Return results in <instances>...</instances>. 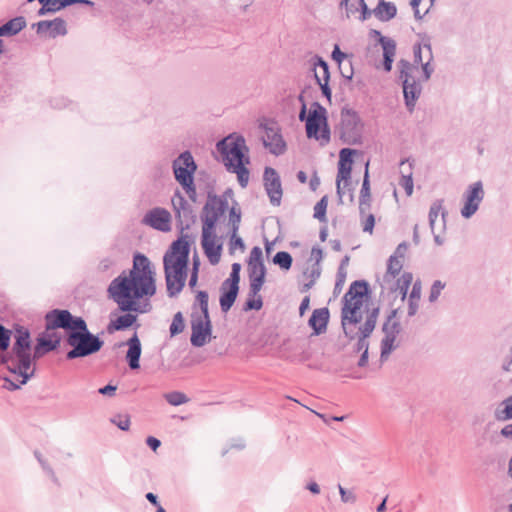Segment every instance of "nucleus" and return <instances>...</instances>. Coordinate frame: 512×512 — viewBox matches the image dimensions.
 Here are the masks:
<instances>
[{"instance_id":"f257e3e1","label":"nucleus","mask_w":512,"mask_h":512,"mask_svg":"<svg viewBox=\"0 0 512 512\" xmlns=\"http://www.w3.org/2000/svg\"><path fill=\"white\" fill-rule=\"evenodd\" d=\"M107 292L120 311H136V313L150 311L151 304L149 302L143 305L138 303V300L151 297L156 293L154 272L149 259L145 255L137 253L129 274L126 275V272L123 271L114 278L110 282Z\"/></svg>"},{"instance_id":"f03ea898","label":"nucleus","mask_w":512,"mask_h":512,"mask_svg":"<svg viewBox=\"0 0 512 512\" xmlns=\"http://www.w3.org/2000/svg\"><path fill=\"white\" fill-rule=\"evenodd\" d=\"M11 341V331L0 324V365H7L11 373L22 377L20 384L24 385L35 374L31 369V337L30 332L23 326L15 327V342L10 352L8 348Z\"/></svg>"},{"instance_id":"7ed1b4c3","label":"nucleus","mask_w":512,"mask_h":512,"mask_svg":"<svg viewBox=\"0 0 512 512\" xmlns=\"http://www.w3.org/2000/svg\"><path fill=\"white\" fill-rule=\"evenodd\" d=\"M188 235L175 240L163 257L167 293L169 297L178 295L187 278L190 243Z\"/></svg>"},{"instance_id":"20e7f679","label":"nucleus","mask_w":512,"mask_h":512,"mask_svg":"<svg viewBox=\"0 0 512 512\" xmlns=\"http://www.w3.org/2000/svg\"><path fill=\"white\" fill-rule=\"evenodd\" d=\"M413 55V63L405 59H401L398 62L399 79L402 82L404 101L410 113L414 111L416 102L422 92V86L418 79V74L420 73L419 66L423 64L422 46L420 44L414 45Z\"/></svg>"},{"instance_id":"39448f33","label":"nucleus","mask_w":512,"mask_h":512,"mask_svg":"<svg viewBox=\"0 0 512 512\" xmlns=\"http://www.w3.org/2000/svg\"><path fill=\"white\" fill-rule=\"evenodd\" d=\"M65 341L71 347V350L66 353L67 360L93 355L104 345V341L88 329L84 319L68 334Z\"/></svg>"},{"instance_id":"423d86ee","label":"nucleus","mask_w":512,"mask_h":512,"mask_svg":"<svg viewBox=\"0 0 512 512\" xmlns=\"http://www.w3.org/2000/svg\"><path fill=\"white\" fill-rule=\"evenodd\" d=\"M299 120L306 122V134L308 138L320 140L322 145L330 141V128L327 119V110L319 102H313L307 114V105L303 106L299 112Z\"/></svg>"},{"instance_id":"0eeeda50","label":"nucleus","mask_w":512,"mask_h":512,"mask_svg":"<svg viewBox=\"0 0 512 512\" xmlns=\"http://www.w3.org/2000/svg\"><path fill=\"white\" fill-rule=\"evenodd\" d=\"M217 151L222 156V161L226 168L239 164L240 162L249 163V158L245 156L248 148L245 139L241 135L230 134L216 144Z\"/></svg>"},{"instance_id":"6e6552de","label":"nucleus","mask_w":512,"mask_h":512,"mask_svg":"<svg viewBox=\"0 0 512 512\" xmlns=\"http://www.w3.org/2000/svg\"><path fill=\"white\" fill-rule=\"evenodd\" d=\"M362 128L363 125L357 112L347 107L342 108L340 124L337 129L340 140L348 145L361 144Z\"/></svg>"},{"instance_id":"1a4fd4ad","label":"nucleus","mask_w":512,"mask_h":512,"mask_svg":"<svg viewBox=\"0 0 512 512\" xmlns=\"http://www.w3.org/2000/svg\"><path fill=\"white\" fill-rule=\"evenodd\" d=\"M228 209V201L223 196L208 193L207 201L201 211L202 231L216 230V225L221 216Z\"/></svg>"},{"instance_id":"9d476101","label":"nucleus","mask_w":512,"mask_h":512,"mask_svg":"<svg viewBox=\"0 0 512 512\" xmlns=\"http://www.w3.org/2000/svg\"><path fill=\"white\" fill-rule=\"evenodd\" d=\"M241 264L233 263L230 275L225 279L220 287V308L227 313L234 305L239 293Z\"/></svg>"},{"instance_id":"9b49d317","label":"nucleus","mask_w":512,"mask_h":512,"mask_svg":"<svg viewBox=\"0 0 512 512\" xmlns=\"http://www.w3.org/2000/svg\"><path fill=\"white\" fill-rule=\"evenodd\" d=\"M44 319L46 331L64 329L67 337L83 318L72 315L66 309H52L46 313Z\"/></svg>"},{"instance_id":"f8f14e48","label":"nucleus","mask_w":512,"mask_h":512,"mask_svg":"<svg viewBox=\"0 0 512 512\" xmlns=\"http://www.w3.org/2000/svg\"><path fill=\"white\" fill-rule=\"evenodd\" d=\"M396 315L397 310L393 309L382 326V331L384 333V337L381 340L380 358L382 361L386 360L391 352L397 347L394 343L401 332V324L396 319Z\"/></svg>"},{"instance_id":"ddd939ff","label":"nucleus","mask_w":512,"mask_h":512,"mask_svg":"<svg viewBox=\"0 0 512 512\" xmlns=\"http://www.w3.org/2000/svg\"><path fill=\"white\" fill-rule=\"evenodd\" d=\"M362 306V301L357 300L352 304H343L341 309V326L345 336L350 340L355 339L358 334L354 326L362 321Z\"/></svg>"},{"instance_id":"4468645a","label":"nucleus","mask_w":512,"mask_h":512,"mask_svg":"<svg viewBox=\"0 0 512 512\" xmlns=\"http://www.w3.org/2000/svg\"><path fill=\"white\" fill-rule=\"evenodd\" d=\"M176 181L182 186L194 180L197 165L190 151L182 152L172 163Z\"/></svg>"},{"instance_id":"2eb2a0df","label":"nucleus","mask_w":512,"mask_h":512,"mask_svg":"<svg viewBox=\"0 0 512 512\" xmlns=\"http://www.w3.org/2000/svg\"><path fill=\"white\" fill-rule=\"evenodd\" d=\"M171 202L180 231L190 229L196 218L192 206L179 190L175 191Z\"/></svg>"},{"instance_id":"dca6fc26","label":"nucleus","mask_w":512,"mask_h":512,"mask_svg":"<svg viewBox=\"0 0 512 512\" xmlns=\"http://www.w3.org/2000/svg\"><path fill=\"white\" fill-rule=\"evenodd\" d=\"M191 344L194 347L204 346L211 336L212 325L210 316H196L192 314L191 319Z\"/></svg>"},{"instance_id":"f3484780","label":"nucleus","mask_w":512,"mask_h":512,"mask_svg":"<svg viewBox=\"0 0 512 512\" xmlns=\"http://www.w3.org/2000/svg\"><path fill=\"white\" fill-rule=\"evenodd\" d=\"M260 127L265 131V134L262 137V141L269 152L276 156L284 154L286 151V143L280 133V129L278 128L277 124H261Z\"/></svg>"},{"instance_id":"a211bd4d","label":"nucleus","mask_w":512,"mask_h":512,"mask_svg":"<svg viewBox=\"0 0 512 512\" xmlns=\"http://www.w3.org/2000/svg\"><path fill=\"white\" fill-rule=\"evenodd\" d=\"M465 203L461 209L462 217L468 219L472 217L479 208L484 198V190L481 181H477L470 185L464 194Z\"/></svg>"},{"instance_id":"6ab92c4d","label":"nucleus","mask_w":512,"mask_h":512,"mask_svg":"<svg viewBox=\"0 0 512 512\" xmlns=\"http://www.w3.org/2000/svg\"><path fill=\"white\" fill-rule=\"evenodd\" d=\"M264 187L273 206H279L283 195L280 177L274 168L266 167L263 175Z\"/></svg>"},{"instance_id":"aec40b11","label":"nucleus","mask_w":512,"mask_h":512,"mask_svg":"<svg viewBox=\"0 0 512 512\" xmlns=\"http://www.w3.org/2000/svg\"><path fill=\"white\" fill-rule=\"evenodd\" d=\"M142 223L155 230L168 232L171 230V214L165 208L156 207L145 214Z\"/></svg>"},{"instance_id":"412c9836","label":"nucleus","mask_w":512,"mask_h":512,"mask_svg":"<svg viewBox=\"0 0 512 512\" xmlns=\"http://www.w3.org/2000/svg\"><path fill=\"white\" fill-rule=\"evenodd\" d=\"M379 308L375 307L371 309L366 317V320L362 326L359 328V332H357V342L355 345V351H368L369 349V342L367 341V338L372 334L373 330L375 329L377 319L379 316Z\"/></svg>"},{"instance_id":"4be33fe9","label":"nucleus","mask_w":512,"mask_h":512,"mask_svg":"<svg viewBox=\"0 0 512 512\" xmlns=\"http://www.w3.org/2000/svg\"><path fill=\"white\" fill-rule=\"evenodd\" d=\"M61 342V336L57 332L51 334L45 330L36 339L32 359H40L47 353L56 350Z\"/></svg>"},{"instance_id":"5701e85b","label":"nucleus","mask_w":512,"mask_h":512,"mask_svg":"<svg viewBox=\"0 0 512 512\" xmlns=\"http://www.w3.org/2000/svg\"><path fill=\"white\" fill-rule=\"evenodd\" d=\"M217 235L213 231H202L201 246L212 265L219 263L222 252V244H217Z\"/></svg>"},{"instance_id":"b1692460","label":"nucleus","mask_w":512,"mask_h":512,"mask_svg":"<svg viewBox=\"0 0 512 512\" xmlns=\"http://www.w3.org/2000/svg\"><path fill=\"white\" fill-rule=\"evenodd\" d=\"M36 29V33L43 35L48 33L50 38L65 36L67 34L66 21L60 17L53 20H42L32 25Z\"/></svg>"},{"instance_id":"393cba45","label":"nucleus","mask_w":512,"mask_h":512,"mask_svg":"<svg viewBox=\"0 0 512 512\" xmlns=\"http://www.w3.org/2000/svg\"><path fill=\"white\" fill-rule=\"evenodd\" d=\"M371 201L372 197L369 180V161H367L365 164V172L359 195V214L361 218H363L365 214L369 212L371 208Z\"/></svg>"},{"instance_id":"a878e982","label":"nucleus","mask_w":512,"mask_h":512,"mask_svg":"<svg viewBox=\"0 0 512 512\" xmlns=\"http://www.w3.org/2000/svg\"><path fill=\"white\" fill-rule=\"evenodd\" d=\"M329 316V310L326 307L315 309L312 312L308 324L313 330V335L317 336L326 332Z\"/></svg>"},{"instance_id":"bb28decb","label":"nucleus","mask_w":512,"mask_h":512,"mask_svg":"<svg viewBox=\"0 0 512 512\" xmlns=\"http://www.w3.org/2000/svg\"><path fill=\"white\" fill-rule=\"evenodd\" d=\"M369 293V285L365 280H356L354 281L348 291L343 296L342 302L343 304H352L357 300L363 302V297L367 296Z\"/></svg>"},{"instance_id":"cd10ccee","label":"nucleus","mask_w":512,"mask_h":512,"mask_svg":"<svg viewBox=\"0 0 512 512\" xmlns=\"http://www.w3.org/2000/svg\"><path fill=\"white\" fill-rule=\"evenodd\" d=\"M126 345H128L126 354L128 365L132 370L138 369L140 367L141 342L137 333H134L133 336L128 339Z\"/></svg>"},{"instance_id":"c85d7f7f","label":"nucleus","mask_w":512,"mask_h":512,"mask_svg":"<svg viewBox=\"0 0 512 512\" xmlns=\"http://www.w3.org/2000/svg\"><path fill=\"white\" fill-rule=\"evenodd\" d=\"M379 43L383 49V68L386 72H390L396 53V42L389 37H381Z\"/></svg>"},{"instance_id":"c756f323","label":"nucleus","mask_w":512,"mask_h":512,"mask_svg":"<svg viewBox=\"0 0 512 512\" xmlns=\"http://www.w3.org/2000/svg\"><path fill=\"white\" fill-rule=\"evenodd\" d=\"M374 16L381 22H388L397 14V7L393 2L379 0L377 6L373 9Z\"/></svg>"},{"instance_id":"7c9ffc66","label":"nucleus","mask_w":512,"mask_h":512,"mask_svg":"<svg viewBox=\"0 0 512 512\" xmlns=\"http://www.w3.org/2000/svg\"><path fill=\"white\" fill-rule=\"evenodd\" d=\"M124 315L111 320L107 326V331L113 333L115 331H124L131 327L137 320V316L132 314V311H125Z\"/></svg>"},{"instance_id":"2f4dec72","label":"nucleus","mask_w":512,"mask_h":512,"mask_svg":"<svg viewBox=\"0 0 512 512\" xmlns=\"http://www.w3.org/2000/svg\"><path fill=\"white\" fill-rule=\"evenodd\" d=\"M313 70L316 83L320 86V83H329L330 72L328 63L320 56L313 58Z\"/></svg>"},{"instance_id":"473e14b6","label":"nucleus","mask_w":512,"mask_h":512,"mask_svg":"<svg viewBox=\"0 0 512 512\" xmlns=\"http://www.w3.org/2000/svg\"><path fill=\"white\" fill-rule=\"evenodd\" d=\"M26 27V20L22 16L15 17L0 26L1 36H14Z\"/></svg>"},{"instance_id":"72a5a7b5","label":"nucleus","mask_w":512,"mask_h":512,"mask_svg":"<svg viewBox=\"0 0 512 512\" xmlns=\"http://www.w3.org/2000/svg\"><path fill=\"white\" fill-rule=\"evenodd\" d=\"M352 167L345 166V164H338V173L336 179V192L340 202H342L343 189L341 187V181H344V187L349 186L351 178Z\"/></svg>"},{"instance_id":"f704fd0d","label":"nucleus","mask_w":512,"mask_h":512,"mask_svg":"<svg viewBox=\"0 0 512 512\" xmlns=\"http://www.w3.org/2000/svg\"><path fill=\"white\" fill-rule=\"evenodd\" d=\"M440 213L442 216L443 223H445L447 212L443 209V200H436L432 203L429 210V226L432 233H434L435 221Z\"/></svg>"},{"instance_id":"c9c22d12","label":"nucleus","mask_w":512,"mask_h":512,"mask_svg":"<svg viewBox=\"0 0 512 512\" xmlns=\"http://www.w3.org/2000/svg\"><path fill=\"white\" fill-rule=\"evenodd\" d=\"M403 263L400 259H397L396 256H390L387 263V271L384 275L385 281H390L395 278L400 271L402 270Z\"/></svg>"},{"instance_id":"e433bc0d","label":"nucleus","mask_w":512,"mask_h":512,"mask_svg":"<svg viewBox=\"0 0 512 512\" xmlns=\"http://www.w3.org/2000/svg\"><path fill=\"white\" fill-rule=\"evenodd\" d=\"M421 295V286L419 282H416L413 285L412 291L410 293L409 301H408V316L412 317L417 313L418 310V301Z\"/></svg>"},{"instance_id":"4c0bfd02","label":"nucleus","mask_w":512,"mask_h":512,"mask_svg":"<svg viewBox=\"0 0 512 512\" xmlns=\"http://www.w3.org/2000/svg\"><path fill=\"white\" fill-rule=\"evenodd\" d=\"M244 162H240L234 166L228 167L227 170L237 174L238 182L242 188L247 187L249 181V170L245 167Z\"/></svg>"},{"instance_id":"58836bf2","label":"nucleus","mask_w":512,"mask_h":512,"mask_svg":"<svg viewBox=\"0 0 512 512\" xmlns=\"http://www.w3.org/2000/svg\"><path fill=\"white\" fill-rule=\"evenodd\" d=\"M413 276L410 272H404L395 283V291H398L399 294L402 295V298H405L408 289L411 285Z\"/></svg>"},{"instance_id":"ea45409f","label":"nucleus","mask_w":512,"mask_h":512,"mask_svg":"<svg viewBox=\"0 0 512 512\" xmlns=\"http://www.w3.org/2000/svg\"><path fill=\"white\" fill-rule=\"evenodd\" d=\"M402 177L399 185L404 188L406 194L411 196L413 193L412 163L409 162L407 170H401Z\"/></svg>"},{"instance_id":"a19ab883","label":"nucleus","mask_w":512,"mask_h":512,"mask_svg":"<svg viewBox=\"0 0 512 512\" xmlns=\"http://www.w3.org/2000/svg\"><path fill=\"white\" fill-rule=\"evenodd\" d=\"M266 274L262 272L259 276L248 277L249 279V291L248 296H258L260 293L264 283H265Z\"/></svg>"},{"instance_id":"79ce46f5","label":"nucleus","mask_w":512,"mask_h":512,"mask_svg":"<svg viewBox=\"0 0 512 512\" xmlns=\"http://www.w3.org/2000/svg\"><path fill=\"white\" fill-rule=\"evenodd\" d=\"M504 407L502 409L497 408L495 410V419L497 421H507L512 419V401H508V397L502 401Z\"/></svg>"},{"instance_id":"37998d69","label":"nucleus","mask_w":512,"mask_h":512,"mask_svg":"<svg viewBox=\"0 0 512 512\" xmlns=\"http://www.w3.org/2000/svg\"><path fill=\"white\" fill-rule=\"evenodd\" d=\"M241 222V209L237 207V203L232 206L229 210V220L228 225L230 227V232H235L239 230Z\"/></svg>"},{"instance_id":"c03bdc74","label":"nucleus","mask_w":512,"mask_h":512,"mask_svg":"<svg viewBox=\"0 0 512 512\" xmlns=\"http://www.w3.org/2000/svg\"><path fill=\"white\" fill-rule=\"evenodd\" d=\"M273 262L276 265H279L280 268L284 270H289L292 266V256L290 253L286 251H279L273 257Z\"/></svg>"},{"instance_id":"a18cd8bd","label":"nucleus","mask_w":512,"mask_h":512,"mask_svg":"<svg viewBox=\"0 0 512 512\" xmlns=\"http://www.w3.org/2000/svg\"><path fill=\"white\" fill-rule=\"evenodd\" d=\"M328 205L327 196H323L314 206V218L318 219L321 222H326V210Z\"/></svg>"},{"instance_id":"49530a36","label":"nucleus","mask_w":512,"mask_h":512,"mask_svg":"<svg viewBox=\"0 0 512 512\" xmlns=\"http://www.w3.org/2000/svg\"><path fill=\"white\" fill-rule=\"evenodd\" d=\"M423 48L427 50L429 57H428L427 61L425 63L421 64L420 66L422 68L423 80L428 81L430 79L432 73L434 72V67L431 66V64H430V62L433 58V55H432L431 45L429 43L424 44Z\"/></svg>"},{"instance_id":"de8ad7c7","label":"nucleus","mask_w":512,"mask_h":512,"mask_svg":"<svg viewBox=\"0 0 512 512\" xmlns=\"http://www.w3.org/2000/svg\"><path fill=\"white\" fill-rule=\"evenodd\" d=\"M165 399L172 406H179L188 402L187 396L178 391L167 393Z\"/></svg>"},{"instance_id":"09e8293b","label":"nucleus","mask_w":512,"mask_h":512,"mask_svg":"<svg viewBox=\"0 0 512 512\" xmlns=\"http://www.w3.org/2000/svg\"><path fill=\"white\" fill-rule=\"evenodd\" d=\"M169 330L171 336L178 335L184 330V319L181 312H177L174 315Z\"/></svg>"},{"instance_id":"8fccbe9b","label":"nucleus","mask_w":512,"mask_h":512,"mask_svg":"<svg viewBox=\"0 0 512 512\" xmlns=\"http://www.w3.org/2000/svg\"><path fill=\"white\" fill-rule=\"evenodd\" d=\"M263 306V299L261 295L258 293V296H248V299L246 300L243 310L244 311H250V310H260Z\"/></svg>"},{"instance_id":"3c124183","label":"nucleus","mask_w":512,"mask_h":512,"mask_svg":"<svg viewBox=\"0 0 512 512\" xmlns=\"http://www.w3.org/2000/svg\"><path fill=\"white\" fill-rule=\"evenodd\" d=\"M208 293L206 291H198L196 295V302L198 303L201 315L200 316H209V310H208Z\"/></svg>"},{"instance_id":"603ef678","label":"nucleus","mask_w":512,"mask_h":512,"mask_svg":"<svg viewBox=\"0 0 512 512\" xmlns=\"http://www.w3.org/2000/svg\"><path fill=\"white\" fill-rule=\"evenodd\" d=\"M111 422L122 431H128L130 427V417L128 415H115L111 418Z\"/></svg>"},{"instance_id":"864d4df0","label":"nucleus","mask_w":512,"mask_h":512,"mask_svg":"<svg viewBox=\"0 0 512 512\" xmlns=\"http://www.w3.org/2000/svg\"><path fill=\"white\" fill-rule=\"evenodd\" d=\"M356 151L350 148H343L339 153L338 164H345V166L352 167L353 159L352 156Z\"/></svg>"},{"instance_id":"5fc2aeb1","label":"nucleus","mask_w":512,"mask_h":512,"mask_svg":"<svg viewBox=\"0 0 512 512\" xmlns=\"http://www.w3.org/2000/svg\"><path fill=\"white\" fill-rule=\"evenodd\" d=\"M444 287H445V283H443L440 280H435L433 282L431 289H430V294H429V301L431 303L435 302L439 298L441 291L444 289Z\"/></svg>"},{"instance_id":"6e6d98bb","label":"nucleus","mask_w":512,"mask_h":512,"mask_svg":"<svg viewBox=\"0 0 512 512\" xmlns=\"http://www.w3.org/2000/svg\"><path fill=\"white\" fill-rule=\"evenodd\" d=\"M262 272H267L264 262L248 263V277L259 276Z\"/></svg>"},{"instance_id":"4d7b16f0","label":"nucleus","mask_w":512,"mask_h":512,"mask_svg":"<svg viewBox=\"0 0 512 512\" xmlns=\"http://www.w3.org/2000/svg\"><path fill=\"white\" fill-rule=\"evenodd\" d=\"M362 219L363 231L372 233L375 225V217L372 213H366Z\"/></svg>"},{"instance_id":"13d9d810","label":"nucleus","mask_w":512,"mask_h":512,"mask_svg":"<svg viewBox=\"0 0 512 512\" xmlns=\"http://www.w3.org/2000/svg\"><path fill=\"white\" fill-rule=\"evenodd\" d=\"M238 231L230 232V250L235 248H239L241 250L245 249L244 241L238 235Z\"/></svg>"},{"instance_id":"bf43d9fd","label":"nucleus","mask_w":512,"mask_h":512,"mask_svg":"<svg viewBox=\"0 0 512 512\" xmlns=\"http://www.w3.org/2000/svg\"><path fill=\"white\" fill-rule=\"evenodd\" d=\"M339 7L345 8L347 18H350L351 15H354L356 12L359 11L358 7H356L355 4L351 2V0H341L339 3Z\"/></svg>"},{"instance_id":"052dcab7","label":"nucleus","mask_w":512,"mask_h":512,"mask_svg":"<svg viewBox=\"0 0 512 512\" xmlns=\"http://www.w3.org/2000/svg\"><path fill=\"white\" fill-rule=\"evenodd\" d=\"M341 501L344 503H354L356 501V495L352 491H348L341 485H338Z\"/></svg>"},{"instance_id":"680f3d73","label":"nucleus","mask_w":512,"mask_h":512,"mask_svg":"<svg viewBox=\"0 0 512 512\" xmlns=\"http://www.w3.org/2000/svg\"><path fill=\"white\" fill-rule=\"evenodd\" d=\"M35 457L37 458L38 462L42 466V468L51 476L52 480L54 482H57V478L52 470V468L47 464V462L43 459L40 452L35 451L34 452Z\"/></svg>"},{"instance_id":"e2e57ef3","label":"nucleus","mask_w":512,"mask_h":512,"mask_svg":"<svg viewBox=\"0 0 512 512\" xmlns=\"http://www.w3.org/2000/svg\"><path fill=\"white\" fill-rule=\"evenodd\" d=\"M331 56H332V59L338 63L339 69H341L343 61L348 57V55L346 53H344L340 50V48L337 44L334 46Z\"/></svg>"},{"instance_id":"0e129e2a","label":"nucleus","mask_w":512,"mask_h":512,"mask_svg":"<svg viewBox=\"0 0 512 512\" xmlns=\"http://www.w3.org/2000/svg\"><path fill=\"white\" fill-rule=\"evenodd\" d=\"M258 262H263L262 250H261L260 247L255 246V247L252 248V250L250 252L248 263H255L256 264Z\"/></svg>"},{"instance_id":"69168bd1","label":"nucleus","mask_w":512,"mask_h":512,"mask_svg":"<svg viewBox=\"0 0 512 512\" xmlns=\"http://www.w3.org/2000/svg\"><path fill=\"white\" fill-rule=\"evenodd\" d=\"M182 188L186 191L189 199L193 202H196L197 193H196V187L194 184V180L190 181L188 185L184 184L182 185Z\"/></svg>"},{"instance_id":"338daca9","label":"nucleus","mask_w":512,"mask_h":512,"mask_svg":"<svg viewBox=\"0 0 512 512\" xmlns=\"http://www.w3.org/2000/svg\"><path fill=\"white\" fill-rule=\"evenodd\" d=\"M304 274L308 275L311 278V280H314V282H316V280L321 275V267L318 264H314L311 267V269L307 270Z\"/></svg>"},{"instance_id":"774afa93","label":"nucleus","mask_w":512,"mask_h":512,"mask_svg":"<svg viewBox=\"0 0 512 512\" xmlns=\"http://www.w3.org/2000/svg\"><path fill=\"white\" fill-rule=\"evenodd\" d=\"M346 274H347V272L337 271L336 282H335V287H334L335 293L338 291H341V289L345 283Z\"/></svg>"}]
</instances>
